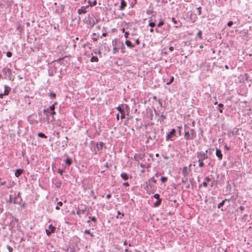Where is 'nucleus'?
Segmentation results:
<instances>
[{
    "instance_id": "obj_50",
    "label": "nucleus",
    "mask_w": 252,
    "mask_h": 252,
    "mask_svg": "<svg viewBox=\"0 0 252 252\" xmlns=\"http://www.w3.org/2000/svg\"><path fill=\"white\" fill-rule=\"evenodd\" d=\"M129 35V33L127 32H125L124 36L126 38H128Z\"/></svg>"
},
{
    "instance_id": "obj_61",
    "label": "nucleus",
    "mask_w": 252,
    "mask_h": 252,
    "mask_svg": "<svg viewBox=\"0 0 252 252\" xmlns=\"http://www.w3.org/2000/svg\"><path fill=\"white\" fill-rule=\"evenodd\" d=\"M224 149H225V150H230V148H229V147H227L226 145H225V146H224Z\"/></svg>"
},
{
    "instance_id": "obj_36",
    "label": "nucleus",
    "mask_w": 252,
    "mask_h": 252,
    "mask_svg": "<svg viewBox=\"0 0 252 252\" xmlns=\"http://www.w3.org/2000/svg\"><path fill=\"white\" fill-rule=\"evenodd\" d=\"M50 97L52 99H54L56 97V94L54 93H51L50 94Z\"/></svg>"
},
{
    "instance_id": "obj_24",
    "label": "nucleus",
    "mask_w": 252,
    "mask_h": 252,
    "mask_svg": "<svg viewBox=\"0 0 252 252\" xmlns=\"http://www.w3.org/2000/svg\"><path fill=\"white\" fill-rule=\"evenodd\" d=\"M65 162L68 165H70L72 163V160L70 158H67L65 159Z\"/></svg>"
},
{
    "instance_id": "obj_6",
    "label": "nucleus",
    "mask_w": 252,
    "mask_h": 252,
    "mask_svg": "<svg viewBox=\"0 0 252 252\" xmlns=\"http://www.w3.org/2000/svg\"><path fill=\"white\" fill-rule=\"evenodd\" d=\"M176 130L174 128L172 129L171 131L167 134L166 136V141H168L169 140L172 141L173 139L172 138L176 135Z\"/></svg>"
},
{
    "instance_id": "obj_38",
    "label": "nucleus",
    "mask_w": 252,
    "mask_h": 252,
    "mask_svg": "<svg viewBox=\"0 0 252 252\" xmlns=\"http://www.w3.org/2000/svg\"><path fill=\"white\" fill-rule=\"evenodd\" d=\"M201 35H202V32H201V31H199L197 32V37H198L200 39H201V38H202Z\"/></svg>"
},
{
    "instance_id": "obj_46",
    "label": "nucleus",
    "mask_w": 252,
    "mask_h": 252,
    "mask_svg": "<svg viewBox=\"0 0 252 252\" xmlns=\"http://www.w3.org/2000/svg\"><path fill=\"white\" fill-rule=\"evenodd\" d=\"M154 198L157 199V200L160 199L159 198V195L158 193L154 194Z\"/></svg>"
},
{
    "instance_id": "obj_20",
    "label": "nucleus",
    "mask_w": 252,
    "mask_h": 252,
    "mask_svg": "<svg viewBox=\"0 0 252 252\" xmlns=\"http://www.w3.org/2000/svg\"><path fill=\"white\" fill-rule=\"evenodd\" d=\"M48 229L50 230V232H55L56 230V227L53 226L52 224L48 226Z\"/></svg>"
},
{
    "instance_id": "obj_1",
    "label": "nucleus",
    "mask_w": 252,
    "mask_h": 252,
    "mask_svg": "<svg viewBox=\"0 0 252 252\" xmlns=\"http://www.w3.org/2000/svg\"><path fill=\"white\" fill-rule=\"evenodd\" d=\"M184 137L186 140H193L196 136V133L193 128H190L188 126L185 125Z\"/></svg>"
},
{
    "instance_id": "obj_23",
    "label": "nucleus",
    "mask_w": 252,
    "mask_h": 252,
    "mask_svg": "<svg viewBox=\"0 0 252 252\" xmlns=\"http://www.w3.org/2000/svg\"><path fill=\"white\" fill-rule=\"evenodd\" d=\"M161 203V199L157 200V201L154 203V205L155 207H158L160 205Z\"/></svg>"
},
{
    "instance_id": "obj_55",
    "label": "nucleus",
    "mask_w": 252,
    "mask_h": 252,
    "mask_svg": "<svg viewBox=\"0 0 252 252\" xmlns=\"http://www.w3.org/2000/svg\"><path fill=\"white\" fill-rule=\"evenodd\" d=\"M3 211V209L2 208V207H1V206H0V214L2 213Z\"/></svg>"
},
{
    "instance_id": "obj_32",
    "label": "nucleus",
    "mask_w": 252,
    "mask_h": 252,
    "mask_svg": "<svg viewBox=\"0 0 252 252\" xmlns=\"http://www.w3.org/2000/svg\"><path fill=\"white\" fill-rule=\"evenodd\" d=\"M174 77L172 76L170 78L169 81L166 83V85H170V84H171L173 82V81H174Z\"/></svg>"
},
{
    "instance_id": "obj_29",
    "label": "nucleus",
    "mask_w": 252,
    "mask_h": 252,
    "mask_svg": "<svg viewBox=\"0 0 252 252\" xmlns=\"http://www.w3.org/2000/svg\"><path fill=\"white\" fill-rule=\"evenodd\" d=\"M198 166L199 167H203L204 166V163L203 161L201 160H198Z\"/></svg>"
},
{
    "instance_id": "obj_58",
    "label": "nucleus",
    "mask_w": 252,
    "mask_h": 252,
    "mask_svg": "<svg viewBox=\"0 0 252 252\" xmlns=\"http://www.w3.org/2000/svg\"><path fill=\"white\" fill-rule=\"evenodd\" d=\"M123 185L124 186H129V185L128 182H126L123 184Z\"/></svg>"
},
{
    "instance_id": "obj_26",
    "label": "nucleus",
    "mask_w": 252,
    "mask_h": 252,
    "mask_svg": "<svg viewBox=\"0 0 252 252\" xmlns=\"http://www.w3.org/2000/svg\"><path fill=\"white\" fill-rule=\"evenodd\" d=\"M88 3L89 4V6H95L96 4V1L94 0L93 2H92L90 0H89Z\"/></svg>"
},
{
    "instance_id": "obj_35",
    "label": "nucleus",
    "mask_w": 252,
    "mask_h": 252,
    "mask_svg": "<svg viewBox=\"0 0 252 252\" xmlns=\"http://www.w3.org/2000/svg\"><path fill=\"white\" fill-rule=\"evenodd\" d=\"M117 109L119 111V112L120 113H124V110L120 106H118L117 108Z\"/></svg>"
},
{
    "instance_id": "obj_15",
    "label": "nucleus",
    "mask_w": 252,
    "mask_h": 252,
    "mask_svg": "<svg viewBox=\"0 0 252 252\" xmlns=\"http://www.w3.org/2000/svg\"><path fill=\"white\" fill-rule=\"evenodd\" d=\"M126 6V2L124 0H121V5L120 6V9L123 10Z\"/></svg>"
},
{
    "instance_id": "obj_31",
    "label": "nucleus",
    "mask_w": 252,
    "mask_h": 252,
    "mask_svg": "<svg viewBox=\"0 0 252 252\" xmlns=\"http://www.w3.org/2000/svg\"><path fill=\"white\" fill-rule=\"evenodd\" d=\"M38 135L39 137H41V138H47V136L43 133H42V132L39 133Z\"/></svg>"
},
{
    "instance_id": "obj_56",
    "label": "nucleus",
    "mask_w": 252,
    "mask_h": 252,
    "mask_svg": "<svg viewBox=\"0 0 252 252\" xmlns=\"http://www.w3.org/2000/svg\"><path fill=\"white\" fill-rule=\"evenodd\" d=\"M239 209L241 211H243L244 209H245V207L243 206H241L240 207H239Z\"/></svg>"
},
{
    "instance_id": "obj_42",
    "label": "nucleus",
    "mask_w": 252,
    "mask_h": 252,
    "mask_svg": "<svg viewBox=\"0 0 252 252\" xmlns=\"http://www.w3.org/2000/svg\"><path fill=\"white\" fill-rule=\"evenodd\" d=\"M7 248L9 252H12L13 248L11 246H10L9 245H7Z\"/></svg>"
},
{
    "instance_id": "obj_49",
    "label": "nucleus",
    "mask_w": 252,
    "mask_h": 252,
    "mask_svg": "<svg viewBox=\"0 0 252 252\" xmlns=\"http://www.w3.org/2000/svg\"><path fill=\"white\" fill-rule=\"evenodd\" d=\"M58 173H59L61 175H63V170H62V169H59V170H58Z\"/></svg>"
},
{
    "instance_id": "obj_52",
    "label": "nucleus",
    "mask_w": 252,
    "mask_h": 252,
    "mask_svg": "<svg viewBox=\"0 0 252 252\" xmlns=\"http://www.w3.org/2000/svg\"><path fill=\"white\" fill-rule=\"evenodd\" d=\"M121 114V119H124L125 118V114L124 112V113H122Z\"/></svg>"
},
{
    "instance_id": "obj_7",
    "label": "nucleus",
    "mask_w": 252,
    "mask_h": 252,
    "mask_svg": "<svg viewBox=\"0 0 252 252\" xmlns=\"http://www.w3.org/2000/svg\"><path fill=\"white\" fill-rule=\"evenodd\" d=\"M112 44L113 47H122V49H123V47H125L124 44L116 38L112 40Z\"/></svg>"
},
{
    "instance_id": "obj_18",
    "label": "nucleus",
    "mask_w": 252,
    "mask_h": 252,
    "mask_svg": "<svg viewBox=\"0 0 252 252\" xmlns=\"http://www.w3.org/2000/svg\"><path fill=\"white\" fill-rule=\"evenodd\" d=\"M120 176L124 180H127L128 179V176L126 173H122Z\"/></svg>"
},
{
    "instance_id": "obj_64",
    "label": "nucleus",
    "mask_w": 252,
    "mask_h": 252,
    "mask_svg": "<svg viewBox=\"0 0 252 252\" xmlns=\"http://www.w3.org/2000/svg\"><path fill=\"white\" fill-rule=\"evenodd\" d=\"M219 111H220V113H223V110H222V109L220 108V109H219Z\"/></svg>"
},
{
    "instance_id": "obj_60",
    "label": "nucleus",
    "mask_w": 252,
    "mask_h": 252,
    "mask_svg": "<svg viewBox=\"0 0 252 252\" xmlns=\"http://www.w3.org/2000/svg\"><path fill=\"white\" fill-rule=\"evenodd\" d=\"M111 197V194H110V193L106 195V197H107V198H110Z\"/></svg>"
},
{
    "instance_id": "obj_25",
    "label": "nucleus",
    "mask_w": 252,
    "mask_h": 252,
    "mask_svg": "<svg viewBox=\"0 0 252 252\" xmlns=\"http://www.w3.org/2000/svg\"><path fill=\"white\" fill-rule=\"evenodd\" d=\"M226 200H227V199H225L224 200H222L218 204V208L220 209L224 205L225 201Z\"/></svg>"
},
{
    "instance_id": "obj_34",
    "label": "nucleus",
    "mask_w": 252,
    "mask_h": 252,
    "mask_svg": "<svg viewBox=\"0 0 252 252\" xmlns=\"http://www.w3.org/2000/svg\"><path fill=\"white\" fill-rule=\"evenodd\" d=\"M55 114H56V112H55V110H54V111H53L52 112V113H50V114H49V115H52V119L51 120V122H52V121H53L54 120L55 118H54V115H55Z\"/></svg>"
},
{
    "instance_id": "obj_8",
    "label": "nucleus",
    "mask_w": 252,
    "mask_h": 252,
    "mask_svg": "<svg viewBox=\"0 0 252 252\" xmlns=\"http://www.w3.org/2000/svg\"><path fill=\"white\" fill-rule=\"evenodd\" d=\"M87 207L85 206H84L83 208H79L77 210L76 214L80 217H81V215L82 214H86L87 212Z\"/></svg>"
},
{
    "instance_id": "obj_45",
    "label": "nucleus",
    "mask_w": 252,
    "mask_h": 252,
    "mask_svg": "<svg viewBox=\"0 0 252 252\" xmlns=\"http://www.w3.org/2000/svg\"><path fill=\"white\" fill-rule=\"evenodd\" d=\"M164 24V22L163 21H160L158 24V27H160L162 26Z\"/></svg>"
},
{
    "instance_id": "obj_5",
    "label": "nucleus",
    "mask_w": 252,
    "mask_h": 252,
    "mask_svg": "<svg viewBox=\"0 0 252 252\" xmlns=\"http://www.w3.org/2000/svg\"><path fill=\"white\" fill-rule=\"evenodd\" d=\"M57 103L55 102L54 104H53L52 106H50L49 108L44 109L43 112L44 113H46V116L47 119L48 121H49V118H48L49 116V114L50 113H52V112L55 110V105Z\"/></svg>"
},
{
    "instance_id": "obj_59",
    "label": "nucleus",
    "mask_w": 252,
    "mask_h": 252,
    "mask_svg": "<svg viewBox=\"0 0 252 252\" xmlns=\"http://www.w3.org/2000/svg\"><path fill=\"white\" fill-rule=\"evenodd\" d=\"M169 51H173V50H174V47H172V46L169 47Z\"/></svg>"
},
{
    "instance_id": "obj_40",
    "label": "nucleus",
    "mask_w": 252,
    "mask_h": 252,
    "mask_svg": "<svg viewBox=\"0 0 252 252\" xmlns=\"http://www.w3.org/2000/svg\"><path fill=\"white\" fill-rule=\"evenodd\" d=\"M46 232L48 236H49L52 233H54L55 232H50L49 229H46Z\"/></svg>"
},
{
    "instance_id": "obj_37",
    "label": "nucleus",
    "mask_w": 252,
    "mask_h": 252,
    "mask_svg": "<svg viewBox=\"0 0 252 252\" xmlns=\"http://www.w3.org/2000/svg\"><path fill=\"white\" fill-rule=\"evenodd\" d=\"M19 197V198H21V196H20V192H18V194L17 195V196H15V199H14V203H16L15 200H16V199H17Z\"/></svg>"
},
{
    "instance_id": "obj_14",
    "label": "nucleus",
    "mask_w": 252,
    "mask_h": 252,
    "mask_svg": "<svg viewBox=\"0 0 252 252\" xmlns=\"http://www.w3.org/2000/svg\"><path fill=\"white\" fill-rule=\"evenodd\" d=\"M55 72L56 69L55 68H51L48 70V74L50 76H53Z\"/></svg>"
},
{
    "instance_id": "obj_54",
    "label": "nucleus",
    "mask_w": 252,
    "mask_h": 252,
    "mask_svg": "<svg viewBox=\"0 0 252 252\" xmlns=\"http://www.w3.org/2000/svg\"><path fill=\"white\" fill-rule=\"evenodd\" d=\"M218 106L220 108H222L223 107V104H222V103H220L218 104Z\"/></svg>"
},
{
    "instance_id": "obj_10",
    "label": "nucleus",
    "mask_w": 252,
    "mask_h": 252,
    "mask_svg": "<svg viewBox=\"0 0 252 252\" xmlns=\"http://www.w3.org/2000/svg\"><path fill=\"white\" fill-rule=\"evenodd\" d=\"M28 121L31 124H36L38 123V121L34 120L33 118H32V116L30 115L29 116L28 118Z\"/></svg>"
},
{
    "instance_id": "obj_62",
    "label": "nucleus",
    "mask_w": 252,
    "mask_h": 252,
    "mask_svg": "<svg viewBox=\"0 0 252 252\" xmlns=\"http://www.w3.org/2000/svg\"><path fill=\"white\" fill-rule=\"evenodd\" d=\"M4 95V94H0V98H2Z\"/></svg>"
},
{
    "instance_id": "obj_21",
    "label": "nucleus",
    "mask_w": 252,
    "mask_h": 252,
    "mask_svg": "<svg viewBox=\"0 0 252 252\" xmlns=\"http://www.w3.org/2000/svg\"><path fill=\"white\" fill-rule=\"evenodd\" d=\"M120 48L122 49V47H113V54H115L118 51Z\"/></svg>"
},
{
    "instance_id": "obj_22",
    "label": "nucleus",
    "mask_w": 252,
    "mask_h": 252,
    "mask_svg": "<svg viewBox=\"0 0 252 252\" xmlns=\"http://www.w3.org/2000/svg\"><path fill=\"white\" fill-rule=\"evenodd\" d=\"M98 59L97 57H96V56H93L91 58V62H98Z\"/></svg>"
},
{
    "instance_id": "obj_39",
    "label": "nucleus",
    "mask_w": 252,
    "mask_h": 252,
    "mask_svg": "<svg viewBox=\"0 0 252 252\" xmlns=\"http://www.w3.org/2000/svg\"><path fill=\"white\" fill-rule=\"evenodd\" d=\"M149 26L151 28H154L155 26V22H150L149 24Z\"/></svg>"
},
{
    "instance_id": "obj_9",
    "label": "nucleus",
    "mask_w": 252,
    "mask_h": 252,
    "mask_svg": "<svg viewBox=\"0 0 252 252\" xmlns=\"http://www.w3.org/2000/svg\"><path fill=\"white\" fill-rule=\"evenodd\" d=\"M104 143L102 142H100L99 143H96L95 148V153H97V152L101 151L102 149Z\"/></svg>"
},
{
    "instance_id": "obj_16",
    "label": "nucleus",
    "mask_w": 252,
    "mask_h": 252,
    "mask_svg": "<svg viewBox=\"0 0 252 252\" xmlns=\"http://www.w3.org/2000/svg\"><path fill=\"white\" fill-rule=\"evenodd\" d=\"M211 181V178L209 177H207L205 181L203 182L202 185L204 187H207L208 186L207 183Z\"/></svg>"
},
{
    "instance_id": "obj_48",
    "label": "nucleus",
    "mask_w": 252,
    "mask_h": 252,
    "mask_svg": "<svg viewBox=\"0 0 252 252\" xmlns=\"http://www.w3.org/2000/svg\"><path fill=\"white\" fill-rule=\"evenodd\" d=\"M233 23L232 21H229L228 23H227V26L228 27H231L232 26Z\"/></svg>"
},
{
    "instance_id": "obj_53",
    "label": "nucleus",
    "mask_w": 252,
    "mask_h": 252,
    "mask_svg": "<svg viewBox=\"0 0 252 252\" xmlns=\"http://www.w3.org/2000/svg\"><path fill=\"white\" fill-rule=\"evenodd\" d=\"M63 205V203L61 201H59L57 203V205H58L59 206H62Z\"/></svg>"
},
{
    "instance_id": "obj_30",
    "label": "nucleus",
    "mask_w": 252,
    "mask_h": 252,
    "mask_svg": "<svg viewBox=\"0 0 252 252\" xmlns=\"http://www.w3.org/2000/svg\"><path fill=\"white\" fill-rule=\"evenodd\" d=\"M117 214H118V215L116 216V218L117 219H119V218L121 219V218H122V217H123L124 215L123 213L121 214V213H120V212L119 211H118L117 212Z\"/></svg>"
},
{
    "instance_id": "obj_2",
    "label": "nucleus",
    "mask_w": 252,
    "mask_h": 252,
    "mask_svg": "<svg viewBox=\"0 0 252 252\" xmlns=\"http://www.w3.org/2000/svg\"><path fill=\"white\" fill-rule=\"evenodd\" d=\"M156 188L155 185H154V184L151 183L148 180L144 184V188L146 190L147 193L149 194L154 193Z\"/></svg>"
},
{
    "instance_id": "obj_47",
    "label": "nucleus",
    "mask_w": 252,
    "mask_h": 252,
    "mask_svg": "<svg viewBox=\"0 0 252 252\" xmlns=\"http://www.w3.org/2000/svg\"><path fill=\"white\" fill-rule=\"evenodd\" d=\"M12 55V54L11 52H7L6 53V56L7 57H9V58L11 57Z\"/></svg>"
},
{
    "instance_id": "obj_3",
    "label": "nucleus",
    "mask_w": 252,
    "mask_h": 252,
    "mask_svg": "<svg viewBox=\"0 0 252 252\" xmlns=\"http://www.w3.org/2000/svg\"><path fill=\"white\" fill-rule=\"evenodd\" d=\"M208 150H206L205 152L200 151L196 153V157L198 158V160L203 161L204 160L209 158L208 155Z\"/></svg>"
},
{
    "instance_id": "obj_44",
    "label": "nucleus",
    "mask_w": 252,
    "mask_h": 252,
    "mask_svg": "<svg viewBox=\"0 0 252 252\" xmlns=\"http://www.w3.org/2000/svg\"><path fill=\"white\" fill-rule=\"evenodd\" d=\"M89 219L94 222L96 221V219L94 217H89Z\"/></svg>"
},
{
    "instance_id": "obj_28",
    "label": "nucleus",
    "mask_w": 252,
    "mask_h": 252,
    "mask_svg": "<svg viewBox=\"0 0 252 252\" xmlns=\"http://www.w3.org/2000/svg\"><path fill=\"white\" fill-rule=\"evenodd\" d=\"M148 181L154 184V185H155V184L157 183L156 180L154 177L150 178L149 180H148Z\"/></svg>"
},
{
    "instance_id": "obj_12",
    "label": "nucleus",
    "mask_w": 252,
    "mask_h": 252,
    "mask_svg": "<svg viewBox=\"0 0 252 252\" xmlns=\"http://www.w3.org/2000/svg\"><path fill=\"white\" fill-rule=\"evenodd\" d=\"M89 6H82L81 8L78 10V13L79 14H84L86 13V8H87Z\"/></svg>"
},
{
    "instance_id": "obj_27",
    "label": "nucleus",
    "mask_w": 252,
    "mask_h": 252,
    "mask_svg": "<svg viewBox=\"0 0 252 252\" xmlns=\"http://www.w3.org/2000/svg\"><path fill=\"white\" fill-rule=\"evenodd\" d=\"M183 173L184 174V175L186 176L187 174H188V168L187 167H184L183 169Z\"/></svg>"
},
{
    "instance_id": "obj_33",
    "label": "nucleus",
    "mask_w": 252,
    "mask_h": 252,
    "mask_svg": "<svg viewBox=\"0 0 252 252\" xmlns=\"http://www.w3.org/2000/svg\"><path fill=\"white\" fill-rule=\"evenodd\" d=\"M160 180L162 183H164L167 181V178L166 177H162L160 178Z\"/></svg>"
},
{
    "instance_id": "obj_11",
    "label": "nucleus",
    "mask_w": 252,
    "mask_h": 252,
    "mask_svg": "<svg viewBox=\"0 0 252 252\" xmlns=\"http://www.w3.org/2000/svg\"><path fill=\"white\" fill-rule=\"evenodd\" d=\"M216 155L218 158L219 160H221L222 158V154H221V151L220 149H216Z\"/></svg>"
},
{
    "instance_id": "obj_51",
    "label": "nucleus",
    "mask_w": 252,
    "mask_h": 252,
    "mask_svg": "<svg viewBox=\"0 0 252 252\" xmlns=\"http://www.w3.org/2000/svg\"><path fill=\"white\" fill-rule=\"evenodd\" d=\"M172 21L175 24H178L177 21L176 20V19L174 18H172Z\"/></svg>"
},
{
    "instance_id": "obj_4",
    "label": "nucleus",
    "mask_w": 252,
    "mask_h": 252,
    "mask_svg": "<svg viewBox=\"0 0 252 252\" xmlns=\"http://www.w3.org/2000/svg\"><path fill=\"white\" fill-rule=\"evenodd\" d=\"M2 72L5 75V77H8L9 80L13 81L14 80V76L12 75V71L10 68H4L2 69Z\"/></svg>"
},
{
    "instance_id": "obj_41",
    "label": "nucleus",
    "mask_w": 252,
    "mask_h": 252,
    "mask_svg": "<svg viewBox=\"0 0 252 252\" xmlns=\"http://www.w3.org/2000/svg\"><path fill=\"white\" fill-rule=\"evenodd\" d=\"M201 7H199L197 8V14L198 15H200L201 14Z\"/></svg>"
},
{
    "instance_id": "obj_57",
    "label": "nucleus",
    "mask_w": 252,
    "mask_h": 252,
    "mask_svg": "<svg viewBox=\"0 0 252 252\" xmlns=\"http://www.w3.org/2000/svg\"><path fill=\"white\" fill-rule=\"evenodd\" d=\"M136 44L139 45L140 44V41L139 39H137L135 41Z\"/></svg>"
},
{
    "instance_id": "obj_19",
    "label": "nucleus",
    "mask_w": 252,
    "mask_h": 252,
    "mask_svg": "<svg viewBox=\"0 0 252 252\" xmlns=\"http://www.w3.org/2000/svg\"><path fill=\"white\" fill-rule=\"evenodd\" d=\"M125 43L127 47H130V48H132L134 47V45L132 44L129 40H126Z\"/></svg>"
},
{
    "instance_id": "obj_43",
    "label": "nucleus",
    "mask_w": 252,
    "mask_h": 252,
    "mask_svg": "<svg viewBox=\"0 0 252 252\" xmlns=\"http://www.w3.org/2000/svg\"><path fill=\"white\" fill-rule=\"evenodd\" d=\"M84 233L85 234H88L90 235L92 237H93L94 235L90 232V231L89 230H85L84 231Z\"/></svg>"
},
{
    "instance_id": "obj_13",
    "label": "nucleus",
    "mask_w": 252,
    "mask_h": 252,
    "mask_svg": "<svg viewBox=\"0 0 252 252\" xmlns=\"http://www.w3.org/2000/svg\"><path fill=\"white\" fill-rule=\"evenodd\" d=\"M11 90V88L7 86H4V94L5 95H7L9 94V92Z\"/></svg>"
},
{
    "instance_id": "obj_17",
    "label": "nucleus",
    "mask_w": 252,
    "mask_h": 252,
    "mask_svg": "<svg viewBox=\"0 0 252 252\" xmlns=\"http://www.w3.org/2000/svg\"><path fill=\"white\" fill-rule=\"evenodd\" d=\"M23 172V170L21 169H18L16 170L15 175L16 177H19Z\"/></svg>"
},
{
    "instance_id": "obj_63",
    "label": "nucleus",
    "mask_w": 252,
    "mask_h": 252,
    "mask_svg": "<svg viewBox=\"0 0 252 252\" xmlns=\"http://www.w3.org/2000/svg\"><path fill=\"white\" fill-rule=\"evenodd\" d=\"M178 129L179 130V131H181V129L182 128V127L181 126H178L177 127Z\"/></svg>"
}]
</instances>
